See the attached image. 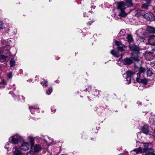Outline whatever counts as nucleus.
I'll use <instances>...</instances> for the list:
<instances>
[{"mask_svg": "<svg viewBox=\"0 0 155 155\" xmlns=\"http://www.w3.org/2000/svg\"><path fill=\"white\" fill-rule=\"evenodd\" d=\"M141 146L143 147H140L139 148L134 149L133 150L130 151V154L131 155H137L136 154L142 153L145 152L146 150H147L150 147V144L148 143H141Z\"/></svg>", "mask_w": 155, "mask_h": 155, "instance_id": "nucleus-1", "label": "nucleus"}, {"mask_svg": "<svg viewBox=\"0 0 155 155\" xmlns=\"http://www.w3.org/2000/svg\"><path fill=\"white\" fill-rule=\"evenodd\" d=\"M117 9L119 11V15L121 17H125L127 14L124 10L126 8V4L123 2H118L117 3Z\"/></svg>", "mask_w": 155, "mask_h": 155, "instance_id": "nucleus-2", "label": "nucleus"}, {"mask_svg": "<svg viewBox=\"0 0 155 155\" xmlns=\"http://www.w3.org/2000/svg\"><path fill=\"white\" fill-rule=\"evenodd\" d=\"M11 139V141L12 143L16 144H18L19 141L22 139V137L19 135L17 134L12 136Z\"/></svg>", "mask_w": 155, "mask_h": 155, "instance_id": "nucleus-3", "label": "nucleus"}, {"mask_svg": "<svg viewBox=\"0 0 155 155\" xmlns=\"http://www.w3.org/2000/svg\"><path fill=\"white\" fill-rule=\"evenodd\" d=\"M148 41L149 44L151 45L152 50L155 51V36L154 35L150 36Z\"/></svg>", "mask_w": 155, "mask_h": 155, "instance_id": "nucleus-4", "label": "nucleus"}, {"mask_svg": "<svg viewBox=\"0 0 155 155\" xmlns=\"http://www.w3.org/2000/svg\"><path fill=\"white\" fill-rule=\"evenodd\" d=\"M30 147V145L28 142H23L20 148L24 151H27L28 150Z\"/></svg>", "mask_w": 155, "mask_h": 155, "instance_id": "nucleus-5", "label": "nucleus"}, {"mask_svg": "<svg viewBox=\"0 0 155 155\" xmlns=\"http://www.w3.org/2000/svg\"><path fill=\"white\" fill-rule=\"evenodd\" d=\"M134 74L133 72L130 71H128L127 72L126 80L127 82L126 84H130L131 83V77Z\"/></svg>", "mask_w": 155, "mask_h": 155, "instance_id": "nucleus-6", "label": "nucleus"}, {"mask_svg": "<svg viewBox=\"0 0 155 155\" xmlns=\"http://www.w3.org/2000/svg\"><path fill=\"white\" fill-rule=\"evenodd\" d=\"M141 131L143 133L145 134H149L150 130L149 126L148 125H145L143 126L141 128Z\"/></svg>", "mask_w": 155, "mask_h": 155, "instance_id": "nucleus-7", "label": "nucleus"}, {"mask_svg": "<svg viewBox=\"0 0 155 155\" xmlns=\"http://www.w3.org/2000/svg\"><path fill=\"white\" fill-rule=\"evenodd\" d=\"M133 59L132 58H126L123 60V63L125 65H129L132 63Z\"/></svg>", "mask_w": 155, "mask_h": 155, "instance_id": "nucleus-8", "label": "nucleus"}, {"mask_svg": "<svg viewBox=\"0 0 155 155\" xmlns=\"http://www.w3.org/2000/svg\"><path fill=\"white\" fill-rule=\"evenodd\" d=\"M13 155H21V153L19 148L17 147H14L13 150Z\"/></svg>", "mask_w": 155, "mask_h": 155, "instance_id": "nucleus-9", "label": "nucleus"}, {"mask_svg": "<svg viewBox=\"0 0 155 155\" xmlns=\"http://www.w3.org/2000/svg\"><path fill=\"white\" fill-rule=\"evenodd\" d=\"M129 48L131 51H139V48L134 45H130L129 46Z\"/></svg>", "mask_w": 155, "mask_h": 155, "instance_id": "nucleus-10", "label": "nucleus"}, {"mask_svg": "<svg viewBox=\"0 0 155 155\" xmlns=\"http://www.w3.org/2000/svg\"><path fill=\"white\" fill-rule=\"evenodd\" d=\"M144 152L145 153V155H154V151L151 148H149L147 150Z\"/></svg>", "mask_w": 155, "mask_h": 155, "instance_id": "nucleus-11", "label": "nucleus"}, {"mask_svg": "<svg viewBox=\"0 0 155 155\" xmlns=\"http://www.w3.org/2000/svg\"><path fill=\"white\" fill-rule=\"evenodd\" d=\"M28 139L30 143L31 147L32 148L34 144V138L32 137H29L28 138Z\"/></svg>", "mask_w": 155, "mask_h": 155, "instance_id": "nucleus-12", "label": "nucleus"}, {"mask_svg": "<svg viewBox=\"0 0 155 155\" xmlns=\"http://www.w3.org/2000/svg\"><path fill=\"white\" fill-rule=\"evenodd\" d=\"M147 30L150 33H155V28L148 26L147 28Z\"/></svg>", "mask_w": 155, "mask_h": 155, "instance_id": "nucleus-13", "label": "nucleus"}, {"mask_svg": "<svg viewBox=\"0 0 155 155\" xmlns=\"http://www.w3.org/2000/svg\"><path fill=\"white\" fill-rule=\"evenodd\" d=\"M110 53L114 56L117 58L119 57L120 54L118 51H116L114 50H113L110 51Z\"/></svg>", "mask_w": 155, "mask_h": 155, "instance_id": "nucleus-14", "label": "nucleus"}, {"mask_svg": "<svg viewBox=\"0 0 155 155\" xmlns=\"http://www.w3.org/2000/svg\"><path fill=\"white\" fill-rule=\"evenodd\" d=\"M126 40L129 43L131 42L133 40L132 35L130 34L127 35Z\"/></svg>", "mask_w": 155, "mask_h": 155, "instance_id": "nucleus-15", "label": "nucleus"}, {"mask_svg": "<svg viewBox=\"0 0 155 155\" xmlns=\"http://www.w3.org/2000/svg\"><path fill=\"white\" fill-rule=\"evenodd\" d=\"M126 5L128 7H130L133 5L132 0H124Z\"/></svg>", "mask_w": 155, "mask_h": 155, "instance_id": "nucleus-16", "label": "nucleus"}, {"mask_svg": "<svg viewBox=\"0 0 155 155\" xmlns=\"http://www.w3.org/2000/svg\"><path fill=\"white\" fill-rule=\"evenodd\" d=\"M126 34V31L124 30H122L120 31L118 33V36L122 37V36H124V35H125ZM121 38V37L120 38Z\"/></svg>", "mask_w": 155, "mask_h": 155, "instance_id": "nucleus-17", "label": "nucleus"}, {"mask_svg": "<svg viewBox=\"0 0 155 155\" xmlns=\"http://www.w3.org/2000/svg\"><path fill=\"white\" fill-rule=\"evenodd\" d=\"M41 150V147L39 145H36L34 147V152H38L40 151Z\"/></svg>", "mask_w": 155, "mask_h": 155, "instance_id": "nucleus-18", "label": "nucleus"}, {"mask_svg": "<svg viewBox=\"0 0 155 155\" xmlns=\"http://www.w3.org/2000/svg\"><path fill=\"white\" fill-rule=\"evenodd\" d=\"M7 58V56L3 55H0V61L2 62L5 61Z\"/></svg>", "mask_w": 155, "mask_h": 155, "instance_id": "nucleus-19", "label": "nucleus"}, {"mask_svg": "<svg viewBox=\"0 0 155 155\" xmlns=\"http://www.w3.org/2000/svg\"><path fill=\"white\" fill-rule=\"evenodd\" d=\"M155 19V16L152 13H150L149 15V18L148 19V20L150 21H153Z\"/></svg>", "mask_w": 155, "mask_h": 155, "instance_id": "nucleus-20", "label": "nucleus"}, {"mask_svg": "<svg viewBox=\"0 0 155 155\" xmlns=\"http://www.w3.org/2000/svg\"><path fill=\"white\" fill-rule=\"evenodd\" d=\"M143 12V11L137 10L136 11L135 15L137 16H139L140 15H142V12Z\"/></svg>", "mask_w": 155, "mask_h": 155, "instance_id": "nucleus-21", "label": "nucleus"}, {"mask_svg": "<svg viewBox=\"0 0 155 155\" xmlns=\"http://www.w3.org/2000/svg\"><path fill=\"white\" fill-rule=\"evenodd\" d=\"M41 84L42 85V86L43 87H47L48 85V82L47 81L45 80H44L42 81L41 83Z\"/></svg>", "mask_w": 155, "mask_h": 155, "instance_id": "nucleus-22", "label": "nucleus"}, {"mask_svg": "<svg viewBox=\"0 0 155 155\" xmlns=\"http://www.w3.org/2000/svg\"><path fill=\"white\" fill-rule=\"evenodd\" d=\"M38 107L37 106H29V109L30 110V112H31V113L33 114V112L32 111H33V110L38 108Z\"/></svg>", "mask_w": 155, "mask_h": 155, "instance_id": "nucleus-23", "label": "nucleus"}, {"mask_svg": "<svg viewBox=\"0 0 155 155\" xmlns=\"http://www.w3.org/2000/svg\"><path fill=\"white\" fill-rule=\"evenodd\" d=\"M10 63L11 67H13L15 65V62L14 59H11L10 61Z\"/></svg>", "mask_w": 155, "mask_h": 155, "instance_id": "nucleus-24", "label": "nucleus"}, {"mask_svg": "<svg viewBox=\"0 0 155 155\" xmlns=\"http://www.w3.org/2000/svg\"><path fill=\"white\" fill-rule=\"evenodd\" d=\"M126 47L124 46H118V51H124Z\"/></svg>", "mask_w": 155, "mask_h": 155, "instance_id": "nucleus-25", "label": "nucleus"}, {"mask_svg": "<svg viewBox=\"0 0 155 155\" xmlns=\"http://www.w3.org/2000/svg\"><path fill=\"white\" fill-rule=\"evenodd\" d=\"M150 13H146L144 15V17L146 18L147 20H148V19L149 18V15Z\"/></svg>", "mask_w": 155, "mask_h": 155, "instance_id": "nucleus-26", "label": "nucleus"}, {"mask_svg": "<svg viewBox=\"0 0 155 155\" xmlns=\"http://www.w3.org/2000/svg\"><path fill=\"white\" fill-rule=\"evenodd\" d=\"M12 72H10L7 73V77L8 79H10L12 78Z\"/></svg>", "mask_w": 155, "mask_h": 155, "instance_id": "nucleus-27", "label": "nucleus"}, {"mask_svg": "<svg viewBox=\"0 0 155 155\" xmlns=\"http://www.w3.org/2000/svg\"><path fill=\"white\" fill-rule=\"evenodd\" d=\"M149 5L146 4H143L141 6V8L144 9H147Z\"/></svg>", "mask_w": 155, "mask_h": 155, "instance_id": "nucleus-28", "label": "nucleus"}, {"mask_svg": "<svg viewBox=\"0 0 155 155\" xmlns=\"http://www.w3.org/2000/svg\"><path fill=\"white\" fill-rule=\"evenodd\" d=\"M140 81L144 84H146L147 82V80L146 79H140Z\"/></svg>", "mask_w": 155, "mask_h": 155, "instance_id": "nucleus-29", "label": "nucleus"}, {"mask_svg": "<svg viewBox=\"0 0 155 155\" xmlns=\"http://www.w3.org/2000/svg\"><path fill=\"white\" fill-rule=\"evenodd\" d=\"M115 44L118 46H122V43L121 42L117 41H116L115 42Z\"/></svg>", "mask_w": 155, "mask_h": 155, "instance_id": "nucleus-30", "label": "nucleus"}, {"mask_svg": "<svg viewBox=\"0 0 155 155\" xmlns=\"http://www.w3.org/2000/svg\"><path fill=\"white\" fill-rule=\"evenodd\" d=\"M5 81H3V82L0 83V88H1L2 87H5Z\"/></svg>", "mask_w": 155, "mask_h": 155, "instance_id": "nucleus-31", "label": "nucleus"}, {"mask_svg": "<svg viewBox=\"0 0 155 155\" xmlns=\"http://www.w3.org/2000/svg\"><path fill=\"white\" fill-rule=\"evenodd\" d=\"M147 75L148 76H150L152 74V73L151 70L148 69L147 71Z\"/></svg>", "mask_w": 155, "mask_h": 155, "instance_id": "nucleus-32", "label": "nucleus"}, {"mask_svg": "<svg viewBox=\"0 0 155 155\" xmlns=\"http://www.w3.org/2000/svg\"><path fill=\"white\" fill-rule=\"evenodd\" d=\"M54 143L55 142L52 139H49V146L50 145L54 144Z\"/></svg>", "mask_w": 155, "mask_h": 155, "instance_id": "nucleus-33", "label": "nucleus"}, {"mask_svg": "<svg viewBox=\"0 0 155 155\" xmlns=\"http://www.w3.org/2000/svg\"><path fill=\"white\" fill-rule=\"evenodd\" d=\"M140 73H139L137 74V77L136 78L137 81L138 82H140Z\"/></svg>", "mask_w": 155, "mask_h": 155, "instance_id": "nucleus-34", "label": "nucleus"}, {"mask_svg": "<svg viewBox=\"0 0 155 155\" xmlns=\"http://www.w3.org/2000/svg\"><path fill=\"white\" fill-rule=\"evenodd\" d=\"M145 71V68H140L139 71L140 73H144Z\"/></svg>", "mask_w": 155, "mask_h": 155, "instance_id": "nucleus-35", "label": "nucleus"}, {"mask_svg": "<svg viewBox=\"0 0 155 155\" xmlns=\"http://www.w3.org/2000/svg\"><path fill=\"white\" fill-rule=\"evenodd\" d=\"M146 56H148V55L149 56H152V58H153V56L152 55V54L151 53H150V52H147V51H146Z\"/></svg>", "mask_w": 155, "mask_h": 155, "instance_id": "nucleus-36", "label": "nucleus"}, {"mask_svg": "<svg viewBox=\"0 0 155 155\" xmlns=\"http://www.w3.org/2000/svg\"><path fill=\"white\" fill-rule=\"evenodd\" d=\"M52 91V89L51 87L49 88V95L50 94V93H51Z\"/></svg>", "mask_w": 155, "mask_h": 155, "instance_id": "nucleus-37", "label": "nucleus"}, {"mask_svg": "<svg viewBox=\"0 0 155 155\" xmlns=\"http://www.w3.org/2000/svg\"><path fill=\"white\" fill-rule=\"evenodd\" d=\"M2 22L0 21V28H2Z\"/></svg>", "mask_w": 155, "mask_h": 155, "instance_id": "nucleus-38", "label": "nucleus"}, {"mask_svg": "<svg viewBox=\"0 0 155 155\" xmlns=\"http://www.w3.org/2000/svg\"><path fill=\"white\" fill-rule=\"evenodd\" d=\"M123 55H124V54H122L121 55V57H120V58L119 59V60L121 59L123 57Z\"/></svg>", "mask_w": 155, "mask_h": 155, "instance_id": "nucleus-39", "label": "nucleus"}, {"mask_svg": "<svg viewBox=\"0 0 155 155\" xmlns=\"http://www.w3.org/2000/svg\"><path fill=\"white\" fill-rule=\"evenodd\" d=\"M21 97L22 98V100H23V101H21L22 102H23V101H24V99H25V98H24V97H23L22 96H21Z\"/></svg>", "mask_w": 155, "mask_h": 155, "instance_id": "nucleus-40", "label": "nucleus"}, {"mask_svg": "<svg viewBox=\"0 0 155 155\" xmlns=\"http://www.w3.org/2000/svg\"><path fill=\"white\" fill-rule=\"evenodd\" d=\"M146 1L147 3H150L151 1V0H146Z\"/></svg>", "mask_w": 155, "mask_h": 155, "instance_id": "nucleus-41", "label": "nucleus"}, {"mask_svg": "<svg viewBox=\"0 0 155 155\" xmlns=\"http://www.w3.org/2000/svg\"><path fill=\"white\" fill-rule=\"evenodd\" d=\"M10 143V142H9V143H8V142L7 143V144H6V145L5 147V148H8L7 147H7V144L8 145L9 144V143Z\"/></svg>", "mask_w": 155, "mask_h": 155, "instance_id": "nucleus-42", "label": "nucleus"}, {"mask_svg": "<svg viewBox=\"0 0 155 155\" xmlns=\"http://www.w3.org/2000/svg\"><path fill=\"white\" fill-rule=\"evenodd\" d=\"M87 24L88 25H90L91 24V23L90 22H89L87 23Z\"/></svg>", "mask_w": 155, "mask_h": 155, "instance_id": "nucleus-43", "label": "nucleus"}, {"mask_svg": "<svg viewBox=\"0 0 155 155\" xmlns=\"http://www.w3.org/2000/svg\"><path fill=\"white\" fill-rule=\"evenodd\" d=\"M48 90H46V93L47 94H48Z\"/></svg>", "mask_w": 155, "mask_h": 155, "instance_id": "nucleus-44", "label": "nucleus"}, {"mask_svg": "<svg viewBox=\"0 0 155 155\" xmlns=\"http://www.w3.org/2000/svg\"><path fill=\"white\" fill-rule=\"evenodd\" d=\"M28 81H29V82H31L32 81L30 79H29Z\"/></svg>", "mask_w": 155, "mask_h": 155, "instance_id": "nucleus-45", "label": "nucleus"}, {"mask_svg": "<svg viewBox=\"0 0 155 155\" xmlns=\"http://www.w3.org/2000/svg\"><path fill=\"white\" fill-rule=\"evenodd\" d=\"M153 12L155 13V8H153Z\"/></svg>", "mask_w": 155, "mask_h": 155, "instance_id": "nucleus-46", "label": "nucleus"}, {"mask_svg": "<svg viewBox=\"0 0 155 155\" xmlns=\"http://www.w3.org/2000/svg\"><path fill=\"white\" fill-rule=\"evenodd\" d=\"M61 155H67L66 154L64 153V154H61Z\"/></svg>", "mask_w": 155, "mask_h": 155, "instance_id": "nucleus-47", "label": "nucleus"}, {"mask_svg": "<svg viewBox=\"0 0 155 155\" xmlns=\"http://www.w3.org/2000/svg\"><path fill=\"white\" fill-rule=\"evenodd\" d=\"M84 17H85V15H84Z\"/></svg>", "mask_w": 155, "mask_h": 155, "instance_id": "nucleus-48", "label": "nucleus"}, {"mask_svg": "<svg viewBox=\"0 0 155 155\" xmlns=\"http://www.w3.org/2000/svg\"><path fill=\"white\" fill-rule=\"evenodd\" d=\"M51 155H55V154H52V153H51Z\"/></svg>", "mask_w": 155, "mask_h": 155, "instance_id": "nucleus-49", "label": "nucleus"}, {"mask_svg": "<svg viewBox=\"0 0 155 155\" xmlns=\"http://www.w3.org/2000/svg\"><path fill=\"white\" fill-rule=\"evenodd\" d=\"M140 87H141L140 86L139 87V89H140Z\"/></svg>", "mask_w": 155, "mask_h": 155, "instance_id": "nucleus-50", "label": "nucleus"}]
</instances>
